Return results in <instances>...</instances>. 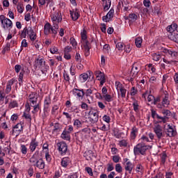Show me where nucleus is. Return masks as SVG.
<instances>
[{
    "instance_id": "obj_53",
    "label": "nucleus",
    "mask_w": 178,
    "mask_h": 178,
    "mask_svg": "<svg viewBox=\"0 0 178 178\" xmlns=\"http://www.w3.org/2000/svg\"><path fill=\"white\" fill-rule=\"evenodd\" d=\"M115 171L118 173H122V172H123V168L122 167V165H120V163H117L115 165Z\"/></svg>"
},
{
    "instance_id": "obj_13",
    "label": "nucleus",
    "mask_w": 178,
    "mask_h": 178,
    "mask_svg": "<svg viewBox=\"0 0 178 178\" xmlns=\"http://www.w3.org/2000/svg\"><path fill=\"white\" fill-rule=\"evenodd\" d=\"M95 74L99 81H100V87H102L105 83H106V79L105 78V74L104 72L97 70L95 71Z\"/></svg>"
},
{
    "instance_id": "obj_63",
    "label": "nucleus",
    "mask_w": 178,
    "mask_h": 178,
    "mask_svg": "<svg viewBox=\"0 0 178 178\" xmlns=\"http://www.w3.org/2000/svg\"><path fill=\"white\" fill-rule=\"evenodd\" d=\"M143 170H144V167L141 165V164H138L136 168V171L138 173H143Z\"/></svg>"
},
{
    "instance_id": "obj_19",
    "label": "nucleus",
    "mask_w": 178,
    "mask_h": 178,
    "mask_svg": "<svg viewBox=\"0 0 178 178\" xmlns=\"http://www.w3.org/2000/svg\"><path fill=\"white\" fill-rule=\"evenodd\" d=\"M163 95L164 96L163 97L161 104L165 108L170 105V101L169 100V92H168V91H163Z\"/></svg>"
},
{
    "instance_id": "obj_40",
    "label": "nucleus",
    "mask_w": 178,
    "mask_h": 178,
    "mask_svg": "<svg viewBox=\"0 0 178 178\" xmlns=\"http://www.w3.org/2000/svg\"><path fill=\"white\" fill-rule=\"evenodd\" d=\"M19 106V103L16 100H11L9 103L8 108L9 109H13L14 108H17Z\"/></svg>"
},
{
    "instance_id": "obj_15",
    "label": "nucleus",
    "mask_w": 178,
    "mask_h": 178,
    "mask_svg": "<svg viewBox=\"0 0 178 178\" xmlns=\"http://www.w3.org/2000/svg\"><path fill=\"white\" fill-rule=\"evenodd\" d=\"M164 133L166 137H175L176 134H177L176 130L170 124L168 125V129L164 130Z\"/></svg>"
},
{
    "instance_id": "obj_56",
    "label": "nucleus",
    "mask_w": 178,
    "mask_h": 178,
    "mask_svg": "<svg viewBox=\"0 0 178 178\" xmlns=\"http://www.w3.org/2000/svg\"><path fill=\"white\" fill-rule=\"evenodd\" d=\"M92 88H90L84 92V95H86V97H90L92 94Z\"/></svg>"
},
{
    "instance_id": "obj_2",
    "label": "nucleus",
    "mask_w": 178,
    "mask_h": 178,
    "mask_svg": "<svg viewBox=\"0 0 178 178\" xmlns=\"http://www.w3.org/2000/svg\"><path fill=\"white\" fill-rule=\"evenodd\" d=\"M27 35L33 42L37 40V33L31 26H26L20 33L21 38H26Z\"/></svg>"
},
{
    "instance_id": "obj_27",
    "label": "nucleus",
    "mask_w": 178,
    "mask_h": 178,
    "mask_svg": "<svg viewBox=\"0 0 178 178\" xmlns=\"http://www.w3.org/2000/svg\"><path fill=\"white\" fill-rule=\"evenodd\" d=\"M11 143L9 141L5 142V145L3 147V152H4L6 155H10V149H12V147H10Z\"/></svg>"
},
{
    "instance_id": "obj_21",
    "label": "nucleus",
    "mask_w": 178,
    "mask_h": 178,
    "mask_svg": "<svg viewBox=\"0 0 178 178\" xmlns=\"http://www.w3.org/2000/svg\"><path fill=\"white\" fill-rule=\"evenodd\" d=\"M70 15L73 22H76L80 17V10L78 8L73 9L72 10H70Z\"/></svg>"
},
{
    "instance_id": "obj_28",
    "label": "nucleus",
    "mask_w": 178,
    "mask_h": 178,
    "mask_svg": "<svg viewBox=\"0 0 178 178\" xmlns=\"http://www.w3.org/2000/svg\"><path fill=\"white\" fill-rule=\"evenodd\" d=\"M39 151H36L35 154L30 158L29 162L33 165V166H35L36 163L38 162L39 159L37 158V154H38Z\"/></svg>"
},
{
    "instance_id": "obj_23",
    "label": "nucleus",
    "mask_w": 178,
    "mask_h": 178,
    "mask_svg": "<svg viewBox=\"0 0 178 178\" xmlns=\"http://www.w3.org/2000/svg\"><path fill=\"white\" fill-rule=\"evenodd\" d=\"M90 133H91V129L88 127L83 128L80 131L75 133V136L76 137V138H79V136H80L81 138H83V136H84L85 134H90Z\"/></svg>"
},
{
    "instance_id": "obj_35",
    "label": "nucleus",
    "mask_w": 178,
    "mask_h": 178,
    "mask_svg": "<svg viewBox=\"0 0 178 178\" xmlns=\"http://www.w3.org/2000/svg\"><path fill=\"white\" fill-rule=\"evenodd\" d=\"M168 38L171 40V41H174L176 44H178V33L175 32L174 33H170L168 35Z\"/></svg>"
},
{
    "instance_id": "obj_59",
    "label": "nucleus",
    "mask_w": 178,
    "mask_h": 178,
    "mask_svg": "<svg viewBox=\"0 0 178 178\" xmlns=\"http://www.w3.org/2000/svg\"><path fill=\"white\" fill-rule=\"evenodd\" d=\"M133 106H134V111L135 112H138V102H137V100H135L134 102H133Z\"/></svg>"
},
{
    "instance_id": "obj_57",
    "label": "nucleus",
    "mask_w": 178,
    "mask_h": 178,
    "mask_svg": "<svg viewBox=\"0 0 178 178\" xmlns=\"http://www.w3.org/2000/svg\"><path fill=\"white\" fill-rule=\"evenodd\" d=\"M20 149L23 155H26L27 154V147H26V145H21Z\"/></svg>"
},
{
    "instance_id": "obj_26",
    "label": "nucleus",
    "mask_w": 178,
    "mask_h": 178,
    "mask_svg": "<svg viewBox=\"0 0 178 178\" xmlns=\"http://www.w3.org/2000/svg\"><path fill=\"white\" fill-rule=\"evenodd\" d=\"M162 16V10H161V5L156 4L154 8L152 10V16Z\"/></svg>"
},
{
    "instance_id": "obj_6",
    "label": "nucleus",
    "mask_w": 178,
    "mask_h": 178,
    "mask_svg": "<svg viewBox=\"0 0 178 178\" xmlns=\"http://www.w3.org/2000/svg\"><path fill=\"white\" fill-rule=\"evenodd\" d=\"M51 20L53 23V26L56 28L59 29V23H62V12L60 10H57L54 13H51L50 15Z\"/></svg>"
},
{
    "instance_id": "obj_62",
    "label": "nucleus",
    "mask_w": 178,
    "mask_h": 178,
    "mask_svg": "<svg viewBox=\"0 0 178 178\" xmlns=\"http://www.w3.org/2000/svg\"><path fill=\"white\" fill-rule=\"evenodd\" d=\"M138 92V90H137V88L136 87H132L131 88V97H134V95H136L137 93Z\"/></svg>"
},
{
    "instance_id": "obj_38",
    "label": "nucleus",
    "mask_w": 178,
    "mask_h": 178,
    "mask_svg": "<svg viewBox=\"0 0 178 178\" xmlns=\"http://www.w3.org/2000/svg\"><path fill=\"white\" fill-rule=\"evenodd\" d=\"M137 133H138V129H137V127H134L131 129V134H130V137L131 138V140H135L136 138L137 137Z\"/></svg>"
},
{
    "instance_id": "obj_22",
    "label": "nucleus",
    "mask_w": 178,
    "mask_h": 178,
    "mask_svg": "<svg viewBox=\"0 0 178 178\" xmlns=\"http://www.w3.org/2000/svg\"><path fill=\"white\" fill-rule=\"evenodd\" d=\"M72 94L75 97H77V98H79V99H83V97H84V89L74 88Z\"/></svg>"
},
{
    "instance_id": "obj_11",
    "label": "nucleus",
    "mask_w": 178,
    "mask_h": 178,
    "mask_svg": "<svg viewBox=\"0 0 178 178\" xmlns=\"http://www.w3.org/2000/svg\"><path fill=\"white\" fill-rule=\"evenodd\" d=\"M158 140H161L165 137V131L160 124H156L153 129Z\"/></svg>"
},
{
    "instance_id": "obj_58",
    "label": "nucleus",
    "mask_w": 178,
    "mask_h": 178,
    "mask_svg": "<svg viewBox=\"0 0 178 178\" xmlns=\"http://www.w3.org/2000/svg\"><path fill=\"white\" fill-rule=\"evenodd\" d=\"M70 42L72 47H77V41H76V39L73 37L70 38Z\"/></svg>"
},
{
    "instance_id": "obj_18",
    "label": "nucleus",
    "mask_w": 178,
    "mask_h": 178,
    "mask_svg": "<svg viewBox=\"0 0 178 178\" xmlns=\"http://www.w3.org/2000/svg\"><path fill=\"white\" fill-rule=\"evenodd\" d=\"M52 100L51 99V96H46L44 100V108L43 111L45 113L49 112V106H51V103Z\"/></svg>"
},
{
    "instance_id": "obj_1",
    "label": "nucleus",
    "mask_w": 178,
    "mask_h": 178,
    "mask_svg": "<svg viewBox=\"0 0 178 178\" xmlns=\"http://www.w3.org/2000/svg\"><path fill=\"white\" fill-rule=\"evenodd\" d=\"M29 101L31 106H33V113H37L40 109H41V106H40V102H38V94L35 92H31L29 95Z\"/></svg>"
},
{
    "instance_id": "obj_44",
    "label": "nucleus",
    "mask_w": 178,
    "mask_h": 178,
    "mask_svg": "<svg viewBox=\"0 0 178 178\" xmlns=\"http://www.w3.org/2000/svg\"><path fill=\"white\" fill-rule=\"evenodd\" d=\"M135 44L137 48H141V44H143V38H136L135 39Z\"/></svg>"
},
{
    "instance_id": "obj_32",
    "label": "nucleus",
    "mask_w": 178,
    "mask_h": 178,
    "mask_svg": "<svg viewBox=\"0 0 178 178\" xmlns=\"http://www.w3.org/2000/svg\"><path fill=\"white\" fill-rule=\"evenodd\" d=\"M62 130V125L59 122L54 123V125L52 129V134H54V133H59Z\"/></svg>"
},
{
    "instance_id": "obj_7",
    "label": "nucleus",
    "mask_w": 178,
    "mask_h": 178,
    "mask_svg": "<svg viewBox=\"0 0 178 178\" xmlns=\"http://www.w3.org/2000/svg\"><path fill=\"white\" fill-rule=\"evenodd\" d=\"M165 56H168L170 59H178V52L173 47L163 48L161 49Z\"/></svg>"
},
{
    "instance_id": "obj_12",
    "label": "nucleus",
    "mask_w": 178,
    "mask_h": 178,
    "mask_svg": "<svg viewBox=\"0 0 178 178\" xmlns=\"http://www.w3.org/2000/svg\"><path fill=\"white\" fill-rule=\"evenodd\" d=\"M1 21V24L3 29L4 30H6V29H12V26H13V23L12 22V20H10L8 18H6L4 17V15H1L0 17Z\"/></svg>"
},
{
    "instance_id": "obj_16",
    "label": "nucleus",
    "mask_w": 178,
    "mask_h": 178,
    "mask_svg": "<svg viewBox=\"0 0 178 178\" xmlns=\"http://www.w3.org/2000/svg\"><path fill=\"white\" fill-rule=\"evenodd\" d=\"M38 145H40V143L37 140V138H32L29 143L30 152H34L38 148Z\"/></svg>"
},
{
    "instance_id": "obj_46",
    "label": "nucleus",
    "mask_w": 178,
    "mask_h": 178,
    "mask_svg": "<svg viewBox=\"0 0 178 178\" xmlns=\"http://www.w3.org/2000/svg\"><path fill=\"white\" fill-rule=\"evenodd\" d=\"M152 56L153 58V60H155V62H159V60H161V54L158 53H154L152 54Z\"/></svg>"
},
{
    "instance_id": "obj_31",
    "label": "nucleus",
    "mask_w": 178,
    "mask_h": 178,
    "mask_svg": "<svg viewBox=\"0 0 178 178\" xmlns=\"http://www.w3.org/2000/svg\"><path fill=\"white\" fill-rule=\"evenodd\" d=\"M15 84V80L10 79L6 84V94H9L12 91V86Z\"/></svg>"
},
{
    "instance_id": "obj_45",
    "label": "nucleus",
    "mask_w": 178,
    "mask_h": 178,
    "mask_svg": "<svg viewBox=\"0 0 178 178\" xmlns=\"http://www.w3.org/2000/svg\"><path fill=\"white\" fill-rule=\"evenodd\" d=\"M158 121V123H166L168 122V120L164 116L157 115L156 118Z\"/></svg>"
},
{
    "instance_id": "obj_51",
    "label": "nucleus",
    "mask_w": 178,
    "mask_h": 178,
    "mask_svg": "<svg viewBox=\"0 0 178 178\" xmlns=\"http://www.w3.org/2000/svg\"><path fill=\"white\" fill-rule=\"evenodd\" d=\"M82 124H83L81 123V121H80V120L76 119L74 120V126H76V127L77 129H80V127H81Z\"/></svg>"
},
{
    "instance_id": "obj_48",
    "label": "nucleus",
    "mask_w": 178,
    "mask_h": 178,
    "mask_svg": "<svg viewBox=\"0 0 178 178\" xmlns=\"http://www.w3.org/2000/svg\"><path fill=\"white\" fill-rule=\"evenodd\" d=\"M9 51H10V43L8 42L6 44V46L3 49L2 54L5 55L6 52H9Z\"/></svg>"
},
{
    "instance_id": "obj_64",
    "label": "nucleus",
    "mask_w": 178,
    "mask_h": 178,
    "mask_svg": "<svg viewBox=\"0 0 178 178\" xmlns=\"http://www.w3.org/2000/svg\"><path fill=\"white\" fill-rule=\"evenodd\" d=\"M127 140H122L119 141V145L120 147H127Z\"/></svg>"
},
{
    "instance_id": "obj_42",
    "label": "nucleus",
    "mask_w": 178,
    "mask_h": 178,
    "mask_svg": "<svg viewBox=\"0 0 178 178\" xmlns=\"http://www.w3.org/2000/svg\"><path fill=\"white\" fill-rule=\"evenodd\" d=\"M161 113L163 114V117L168 120L169 119V116H170V115H172V112H170L169 110L168 109H163L161 111Z\"/></svg>"
},
{
    "instance_id": "obj_52",
    "label": "nucleus",
    "mask_w": 178,
    "mask_h": 178,
    "mask_svg": "<svg viewBox=\"0 0 178 178\" xmlns=\"http://www.w3.org/2000/svg\"><path fill=\"white\" fill-rule=\"evenodd\" d=\"M29 44H27V40L26 39H24L21 44V49L19 51V54L20 52H22V51H23V48H27Z\"/></svg>"
},
{
    "instance_id": "obj_61",
    "label": "nucleus",
    "mask_w": 178,
    "mask_h": 178,
    "mask_svg": "<svg viewBox=\"0 0 178 178\" xmlns=\"http://www.w3.org/2000/svg\"><path fill=\"white\" fill-rule=\"evenodd\" d=\"M63 115L64 116H65L67 120H68L69 122H70V120H72V114L64 111V112H63Z\"/></svg>"
},
{
    "instance_id": "obj_54",
    "label": "nucleus",
    "mask_w": 178,
    "mask_h": 178,
    "mask_svg": "<svg viewBox=\"0 0 178 178\" xmlns=\"http://www.w3.org/2000/svg\"><path fill=\"white\" fill-rule=\"evenodd\" d=\"M73 130H74V128H73L72 125H68L67 127H65L64 129V131H66L67 133H68L70 134L71 133H73Z\"/></svg>"
},
{
    "instance_id": "obj_4",
    "label": "nucleus",
    "mask_w": 178,
    "mask_h": 178,
    "mask_svg": "<svg viewBox=\"0 0 178 178\" xmlns=\"http://www.w3.org/2000/svg\"><path fill=\"white\" fill-rule=\"evenodd\" d=\"M88 115L87 123L91 124V126H93L95 123H98V120H99V111L92 108Z\"/></svg>"
},
{
    "instance_id": "obj_36",
    "label": "nucleus",
    "mask_w": 178,
    "mask_h": 178,
    "mask_svg": "<svg viewBox=\"0 0 178 178\" xmlns=\"http://www.w3.org/2000/svg\"><path fill=\"white\" fill-rule=\"evenodd\" d=\"M35 166L38 169H44L45 168V162L42 159H39Z\"/></svg>"
},
{
    "instance_id": "obj_50",
    "label": "nucleus",
    "mask_w": 178,
    "mask_h": 178,
    "mask_svg": "<svg viewBox=\"0 0 178 178\" xmlns=\"http://www.w3.org/2000/svg\"><path fill=\"white\" fill-rule=\"evenodd\" d=\"M63 77L66 83H68V84H70V76L69 75V74L66 72V71H65L63 73Z\"/></svg>"
},
{
    "instance_id": "obj_41",
    "label": "nucleus",
    "mask_w": 178,
    "mask_h": 178,
    "mask_svg": "<svg viewBox=\"0 0 178 178\" xmlns=\"http://www.w3.org/2000/svg\"><path fill=\"white\" fill-rule=\"evenodd\" d=\"M79 80L81 81V83H86V81L88 80V74L83 73V74H80Z\"/></svg>"
},
{
    "instance_id": "obj_14",
    "label": "nucleus",
    "mask_w": 178,
    "mask_h": 178,
    "mask_svg": "<svg viewBox=\"0 0 178 178\" xmlns=\"http://www.w3.org/2000/svg\"><path fill=\"white\" fill-rule=\"evenodd\" d=\"M35 69H41L42 67H45V66H49L45 64V60L44 58H41L40 56L35 60Z\"/></svg>"
},
{
    "instance_id": "obj_3",
    "label": "nucleus",
    "mask_w": 178,
    "mask_h": 178,
    "mask_svg": "<svg viewBox=\"0 0 178 178\" xmlns=\"http://www.w3.org/2000/svg\"><path fill=\"white\" fill-rule=\"evenodd\" d=\"M152 145H147L144 142L138 143L134 148V155H145L147 149H151Z\"/></svg>"
},
{
    "instance_id": "obj_17",
    "label": "nucleus",
    "mask_w": 178,
    "mask_h": 178,
    "mask_svg": "<svg viewBox=\"0 0 178 178\" xmlns=\"http://www.w3.org/2000/svg\"><path fill=\"white\" fill-rule=\"evenodd\" d=\"M113 16H115V9L111 8L106 15L102 17V20L106 23H108V22H111L113 19Z\"/></svg>"
},
{
    "instance_id": "obj_24",
    "label": "nucleus",
    "mask_w": 178,
    "mask_h": 178,
    "mask_svg": "<svg viewBox=\"0 0 178 178\" xmlns=\"http://www.w3.org/2000/svg\"><path fill=\"white\" fill-rule=\"evenodd\" d=\"M39 69L40 70L37 72L38 76H39L40 77H41V76L42 77H47V72H48V70H49V66H44Z\"/></svg>"
},
{
    "instance_id": "obj_5",
    "label": "nucleus",
    "mask_w": 178,
    "mask_h": 178,
    "mask_svg": "<svg viewBox=\"0 0 178 178\" xmlns=\"http://www.w3.org/2000/svg\"><path fill=\"white\" fill-rule=\"evenodd\" d=\"M58 30H59L58 27L56 28L54 24L51 25L49 22H47L44 26V35H49V34H51L53 38L56 37V34H58Z\"/></svg>"
},
{
    "instance_id": "obj_8",
    "label": "nucleus",
    "mask_w": 178,
    "mask_h": 178,
    "mask_svg": "<svg viewBox=\"0 0 178 178\" xmlns=\"http://www.w3.org/2000/svg\"><path fill=\"white\" fill-rule=\"evenodd\" d=\"M57 149L62 156L66 155L67 152H69V149L67 146V143L65 141H60L56 143Z\"/></svg>"
},
{
    "instance_id": "obj_55",
    "label": "nucleus",
    "mask_w": 178,
    "mask_h": 178,
    "mask_svg": "<svg viewBox=\"0 0 178 178\" xmlns=\"http://www.w3.org/2000/svg\"><path fill=\"white\" fill-rule=\"evenodd\" d=\"M167 158H168V155L165 152L161 154V163H163V165H165Z\"/></svg>"
},
{
    "instance_id": "obj_10",
    "label": "nucleus",
    "mask_w": 178,
    "mask_h": 178,
    "mask_svg": "<svg viewBox=\"0 0 178 178\" xmlns=\"http://www.w3.org/2000/svg\"><path fill=\"white\" fill-rule=\"evenodd\" d=\"M23 132V123H17L13 127L12 130L10 131V135L15 137H19Z\"/></svg>"
},
{
    "instance_id": "obj_49",
    "label": "nucleus",
    "mask_w": 178,
    "mask_h": 178,
    "mask_svg": "<svg viewBox=\"0 0 178 178\" xmlns=\"http://www.w3.org/2000/svg\"><path fill=\"white\" fill-rule=\"evenodd\" d=\"M163 62H164V63H166V65H172V63H174V65H176L177 63V60H168L165 58H163Z\"/></svg>"
},
{
    "instance_id": "obj_39",
    "label": "nucleus",
    "mask_w": 178,
    "mask_h": 178,
    "mask_svg": "<svg viewBox=\"0 0 178 178\" xmlns=\"http://www.w3.org/2000/svg\"><path fill=\"white\" fill-rule=\"evenodd\" d=\"M125 170L128 171L129 174H131L133 171V163L131 162L128 161L126 163Z\"/></svg>"
},
{
    "instance_id": "obj_30",
    "label": "nucleus",
    "mask_w": 178,
    "mask_h": 178,
    "mask_svg": "<svg viewBox=\"0 0 178 178\" xmlns=\"http://www.w3.org/2000/svg\"><path fill=\"white\" fill-rule=\"evenodd\" d=\"M60 165L62 168H67L68 165H70V158L69 157H64L61 159Z\"/></svg>"
},
{
    "instance_id": "obj_25",
    "label": "nucleus",
    "mask_w": 178,
    "mask_h": 178,
    "mask_svg": "<svg viewBox=\"0 0 178 178\" xmlns=\"http://www.w3.org/2000/svg\"><path fill=\"white\" fill-rule=\"evenodd\" d=\"M116 89L118 90V91H120L121 92L122 98H126V92H127V90L124 88V86H123L122 83L118 82Z\"/></svg>"
},
{
    "instance_id": "obj_37",
    "label": "nucleus",
    "mask_w": 178,
    "mask_h": 178,
    "mask_svg": "<svg viewBox=\"0 0 178 178\" xmlns=\"http://www.w3.org/2000/svg\"><path fill=\"white\" fill-rule=\"evenodd\" d=\"M60 138L63 140H65V141H70L71 139L70 134L65 130H63V133L61 134Z\"/></svg>"
},
{
    "instance_id": "obj_47",
    "label": "nucleus",
    "mask_w": 178,
    "mask_h": 178,
    "mask_svg": "<svg viewBox=\"0 0 178 178\" xmlns=\"http://www.w3.org/2000/svg\"><path fill=\"white\" fill-rule=\"evenodd\" d=\"M23 77H24V71H22L19 73L18 79L19 86H23Z\"/></svg>"
},
{
    "instance_id": "obj_29",
    "label": "nucleus",
    "mask_w": 178,
    "mask_h": 178,
    "mask_svg": "<svg viewBox=\"0 0 178 178\" xmlns=\"http://www.w3.org/2000/svg\"><path fill=\"white\" fill-rule=\"evenodd\" d=\"M138 19V15L136 13H130L128 17H125V20H129L131 23H134Z\"/></svg>"
},
{
    "instance_id": "obj_33",
    "label": "nucleus",
    "mask_w": 178,
    "mask_h": 178,
    "mask_svg": "<svg viewBox=\"0 0 178 178\" xmlns=\"http://www.w3.org/2000/svg\"><path fill=\"white\" fill-rule=\"evenodd\" d=\"M177 26V24H172L171 25H169L167 26V31L170 33V34H174V33H176V28Z\"/></svg>"
},
{
    "instance_id": "obj_60",
    "label": "nucleus",
    "mask_w": 178,
    "mask_h": 178,
    "mask_svg": "<svg viewBox=\"0 0 178 178\" xmlns=\"http://www.w3.org/2000/svg\"><path fill=\"white\" fill-rule=\"evenodd\" d=\"M85 171L89 175V176H94V172H92V168L90 167H86Z\"/></svg>"
},
{
    "instance_id": "obj_43",
    "label": "nucleus",
    "mask_w": 178,
    "mask_h": 178,
    "mask_svg": "<svg viewBox=\"0 0 178 178\" xmlns=\"http://www.w3.org/2000/svg\"><path fill=\"white\" fill-rule=\"evenodd\" d=\"M103 99H104L106 102H112V101H113V98L112 97V95L109 94L103 95Z\"/></svg>"
},
{
    "instance_id": "obj_9",
    "label": "nucleus",
    "mask_w": 178,
    "mask_h": 178,
    "mask_svg": "<svg viewBox=\"0 0 178 178\" xmlns=\"http://www.w3.org/2000/svg\"><path fill=\"white\" fill-rule=\"evenodd\" d=\"M81 37L83 48H91V42H94V38H91L90 42L87 39V31L86 29H83L81 32Z\"/></svg>"
},
{
    "instance_id": "obj_20",
    "label": "nucleus",
    "mask_w": 178,
    "mask_h": 178,
    "mask_svg": "<svg viewBox=\"0 0 178 178\" xmlns=\"http://www.w3.org/2000/svg\"><path fill=\"white\" fill-rule=\"evenodd\" d=\"M140 69L141 67L140 66V64L134 63L131 70V74H132V77H136V76L138 74V72H140Z\"/></svg>"
},
{
    "instance_id": "obj_34",
    "label": "nucleus",
    "mask_w": 178,
    "mask_h": 178,
    "mask_svg": "<svg viewBox=\"0 0 178 178\" xmlns=\"http://www.w3.org/2000/svg\"><path fill=\"white\" fill-rule=\"evenodd\" d=\"M105 5L104 6V11L106 12V10H109L111 8V5H112V1L111 0H102Z\"/></svg>"
}]
</instances>
